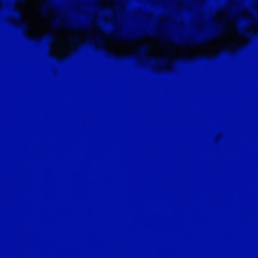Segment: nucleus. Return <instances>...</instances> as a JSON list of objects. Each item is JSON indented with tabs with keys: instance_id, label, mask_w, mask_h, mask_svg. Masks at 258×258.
<instances>
[{
	"instance_id": "1",
	"label": "nucleus",
	"mask_w": 258,
	"mask_h": 258,
	"mask_svg": "<svg viewBox=\"0 0 258 258\" xmlns=\"http://www.w3.org/2000/svg\"><path fill=\"white\" fill-rule=\"evenodd\" d=\"M224 31L223 27L221 26L219 29H218L215 33H214L210 37L204 38V39L197 40L195 39H188L183 41H180L178 44L181 46H194L199 44H202L210 40L216 38L221 36Z\"/></svg>"
},
{
	"instance_id": "2",
	"label": "nucleus",
	"mask_w": 258,
	"mask_h": 258,
	"mask_svg": "<svg viewBox=\"0 0 258 258\" xmlns=\"http://www.w3.org/2000/svg\"><path fill=\"white\" fill-rule=\"evenodd\" d=\"M147 33H144L142 34H130L127 36H122L120 34L113 33L110 35V36L114 39L119 41H131L138 40L142 37L149 36Z\"/></svg>"
},
{
	"instance_id": "3",
	"label": "nucleus",
	"mask_w": 258,
	"mask_h": 258,
	"mask_svg": "<svg viewBox=\"0 0 258 258\" xmlns=\"http://www.w3.org/2000/svg\"><path fill=\"white\" fill-rule=\"evenodd\" d=\"M258 133V130H223V133Z\"/></svg>"
},
{
	"instance_id": "4",
	"label": "nucleus",
	"mask_w": 258,
	"mask_h": 258,
	"mask_svg": "<svg viewBox=\"0 0 258 258\" xmlns=\"http://www.w3.org/2000/svg\"><path fill=\"white\" fill-rule=\"evenodd\" d=\"M238 34L240 36H251L253 35V32L249 29H245L238 32Z\"/></svg>"
},
{
	"instance_id": "5",
	"label": "nucleus",
	"mask_w": 258,
	"mask_h": 258,
	"mask_svg": "<svg viewBox=\"0 0 258 258\" xmlns=\"http://www.w3.org/2000/svg\"><path fill=\"white\" fill-rule=\"evenodd\" d=\"M52 26L55 28H57L58 26H64V27H68V28L70 27L67 25V24L64 23L62 21H60L58 24L52 23Z\"/></svg>"
},
{
	"instance_id": "6",
	"label": "nucleus",
	"mask_w": 258,
	"mask_h": 258,
	"mask_svg": "<svg viewBox=\"0 0 258 258\" xmlns=\"http://www.w3.org/2000/svg\"><path fill=\"white\" fill-rule=\"evenodd\" d=\"M149 48V46L148 45H145L143 46L141 48V50L143 51L147 50Z\"/></svg>"
},
{
	"instance_id": "7",
	"label": "nucleus",
	"mask_w": 258,
	"mask_h": 258,
	"mask_svg": "<svg viewBox=\"0 0 258 258\" xmlns=\"http://www.w3.org/2000/svg\"><path fill=\"white\" fill-rule=\"evenodd\" d=\"M45 10H46V9L44 8V7H43V8H41L40 9V11L43 14H45Z\"/></svg>"
},
{
	"instance_id": "8",
	"label": "nucleus",
	"mask_w": 258,
	"mask_h": 258,
	"mask_svg": "<svg viewBox=\"0 0 258 258\" xmlns=\"http://www.w3.org/2000/svg\"><path fill=\"white\" fill-rule=\"evenodd\" d=\"M152 36H158V37H160V35L159 34V33L158 32V31L157 32V33L156 34H153L152 35Z\"/></svg>"
},
{
	"instance_id": "9",
	"label": "nucleus",
	"mask_w": 258,
	"mask_h": 258,
	"mask_svg": "<svg viewBox=\"0 0 258 258\" xmlns=\"http://www.w3.org/2000/svg\"><path fill=\"white\" fill-rule=\"evenodd\" d=\"M77 40H78V38H77V37H73V38H72V41H77Z\"/></svg>"
},
{
	"instance_id": "10",
	"label": "nucleus",
	"mask_w": 258,
	"mask_h": 258,
	"mask_svg": "<svg viewBox=\"0 0 258 258\" xmlns=\"http://www.w3.org/2000/svg\"><path fill=\"white\" fill-rule=\"evenodd\" d=\"M186 59H187V60H189V58H186Z\"/></svg>"
},
{
	"instance_id": "11",
	"label": "nucleus",
	"mask_w": 258,
	"mask_h": 258,
	"mask_svg": "<svg viewBox=\"0 0 258 258\" xmlns=\"http://www.w3.org/2000/svg\"><path fill=\"white\" fill-rule=\"evenodd\" d=\"M84 30H87V28H84Z\"/></svg>"
}]
</instances>
